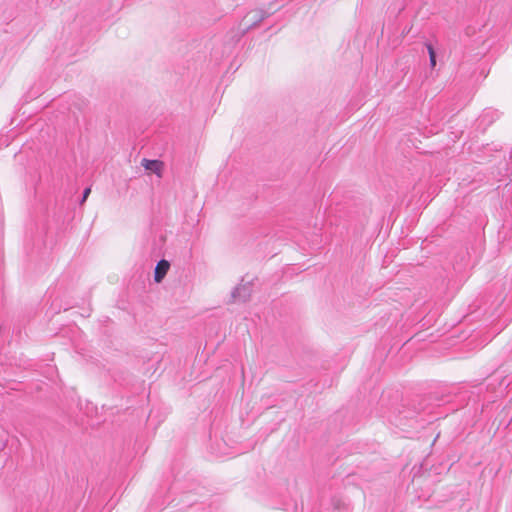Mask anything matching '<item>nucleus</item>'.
<instances>
[{
	"label": "nucleus",
	"mask_w": 512,
	"mask_h": 512,
	"mask_svg": "<svg viewBox=\"0 0 512 512\" xmlns=\"http://www.w3.org/2000/svg\"><path fill=\"white\" fill-rule=\"evenodd\" d=\"M252 294V282L241 283L237 285L231 292L230 302H247Z\"/></svg>",
	"instance_id": "nucleus-1"
},
{
	"label": "nucleus",
	"mask_w": 512,
	"mask_h": 512,
	"mask_svg": "<svg viewBox=\"0 0 512 512\" xmlns=\"http://www.w3.org/2000/svg\"><path fill=\"white\" fill-rule=\"evenodd\" d=\"M141 165L148 171L155 173L158 177H162L164 163L157 159H142Z\"/></svg>",
	"instance_id": "nucleus-2"
},
{
	"label": "nucleus",
	"mask_w": 512,
	"mask_h": 512,
	"mask_svg": "<svg viewBox=\"0 0 512 512\" xmlns=\"http://www.w3.org/2000/svg\"><path fill=\"white\" fill-rule=\"evenodd\" d=\"M169 269H170L169 261H167L165 259H161L160 261H158L156 264L155 270H154L155 283H161L162 280L165 278Z\"/></svg>",
	"instance_id": "nucleus-3"
},
{
	"label": "nucleus",
	"mask_w": 512,
	"mask_h": 512,
	"mask_svg": "<svg viewBox=\"0 0 512 512\" xmlns=\"http://www.w3.org/2000/svg\"><path fill=\"white\" fill-rule=\"evenodd\" d=\"M255 15L252 18L251 24H249L246 28V30H250L254 27H256L260 22H262L264 19H266L271 13L267 12L262 9H258L254 11Z\"/></svg>",
	"instance_id": "nucleus-4"
},
{
	"label": "nucleus",
	"mask_w": 512,
	"mask_h": 512,
	"mask_svg": "<svg viewBox=\"0 0 512 512\" xmlns=\"http://www.w3.org/2000/svg\"><path fill=\"white\" fill-rule=\"evenodd\" d=\"M425 46L429 54L430 67L434 68L436 66V51L431 43H425Z\"/></svg>",
	"instance_id": "nucleus-5"
},
{
	"label": "nucleus",
	"mask_w": 512,
	"mask_h": 512,
	"mask_svg": "<svg viewBox=\"0 0 512 512\" xmlns=\"http://www.w3.org/2000/svg\"><path fill=\"white\" fill-rule=\"evenodd\" d=\"M8 440V432L0 426V450H3L7 446Z\"/></svg>",
	"instance_id": "nucleus-6"
},
{
	"label": "nucleus",
	"mask_w": 512,
	"mask_h": 512,
	"mask_svg": "<svg viewBox=\"0 0 512 512\" xmlns=\"http://www.w3.org/2000/svg\"><path fill=\"white\" fill-rule=\"evenodd\" d=\"M90 193H91V188L90 187H86L83 190L82 197H81V199L79 201L80 205H83L85 203V201L87 200V198L90 195Z\"/></svg>",
	"instance_id": "nucleus-7"
}]
</instances>
